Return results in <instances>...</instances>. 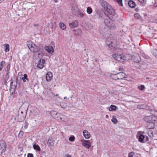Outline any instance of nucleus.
I'll return each mask as SVG.
<instances>
[{
  "label": "nucleus",
  "instance_id": "nucleus-6",
  "mask_svg": "<svg viewBox=\"0 0 157 157\" xmlns=\"http://www.w3.org/2000/svg\"><path fill=\"white\" fill-rule=\"evenodd\" d=\"M6 145L3 140L0 141V155L4 152L6 151Z\"/></svg>",
  "mask_w": 157,
  "mask_h": 157
},
{
  "label": "nucleus",
  "instance_id": "nucleus-11",
  "mask_svg": "<svg viewBox=\"0 0 157 157\" xmlns=\"http://www.w3.org/2000/svg\"><path fill=\"white\" fill-rule=\"evenodd\" d=\"M45 63V60L44 59H41L38 63L37 67L40 69H42L44 67V64Z\"/></svg>",
  "mask_w": 157,
  "mask_h": 157
},
{
  "label": "nucleus",
  "instance_id": "nucleus-39",
  "mask_svg": "<svg viewBox=\"0 0 157 157\" xmlns=\"http://www.w3.org/2000/svg\"><path fill=\"white\" fill-rule=\"evenodd\" d=\"M23 134V132L22 131H20L18 134V136L21 137L22 136Z\"/></svg>",
  "mask_w": 157,
  "mask_h": 157
},
{
  "label": "nucleus",
  "instance_id": "nucleus-50",
  "mask_svg": "<svg viewBox=\"0 0 157 157\" xmlns=\"http://www.w3.org/2000/svg\"><path fill=\"white\" fill-rule=\"evenodd\" d=\"M5 0H0V3L4 1Z\"/></svg>",
  "mask_w": 157,
  "mask_h": 157
},
{
  "label": "nucleus",
  "instance_id": "nucleus-19",
  "mask_svg": "<svg viewBox=\"0 0 157 157\" xmlns=\"http://www.w3.org/2000/svg\"><path fill=\"white\" fill-rule=\"evenodd\" d=\"M59 114L55 111H52L51 112V114L55 118H57L58 117V115Z\"/></svg>",
  "mask_w": 157,
  "mask_h": 157
},
{
  "label": "nucleus",
  "instance_id": "nucleus-4",
  "mask_svg": "<svg viewBox=\"0 0 157 157\" xmlns=\"http://www.w3.org/2000/svg\"><path fill=\"white\" fill-rule=\"evenodd\" d=\"M104 23L109 29H114L116 28V25L115 22L112 21L109 18L105 19Z\"/></svg>",
  "mask_w": 157,
  "mask_h": 157
},
{
  "label": "nucleus",
  "instance_id": "nucleus-21",
  "mask_svg": "<svg viewBox=\"0 0 157 157\" xmlns=\"http://www.w3.org/2000/svg\"><path fill=\"white\" fill-rule=\"evenodd\" d=\"M75 32L74 33L76 35H80L81 34L82 31L81 29H80L76 30H73Z\"/></svg>",
  "mask_w": 157,
  "mask_h": 157
},
{
  "label": "nucleus",
  "instance_id": "nucleus-57",
  "mask_svg": "<svg viewBox=\"0 0 157 157\" xmlns=\"http://www.w3.org/2000/svg\"><path fill=\"white\" fill-rule=\"evenodd\" d=\"M60 120H61V119H62L61 118H60Z\"/></svg>",
  "mask_w": 157,
  "mask_h": 157
},
{
  "label": "nucleus",
  "instance_id": "nucleus-23",
  "mask_svg": "<svg viewBox=\"0 0 157 157\" xmlns=\"http://www.w3.org/2000/svg\"><path fill=\"white\" fill-rule=\"evenodd\" d=\"M111 78L114 80H117L118 79V78H117V74H111L110 75Z\"/></svg>",
  "mask_w": 157,
  "mask_h": 157
},
{
  "label": "nucleus",
  "instance_id": "nucleus-22",
  "mask_svg": "<svg viewBox=\"0 0 157 157\" xmlns=\"http://www.w3.org/2000/svg\"><path fill=\"white\" fill-rule=\"evenodd\" d=\"M149 111L151 114L154 116V117H157V111H156L154 109H150Z\"/></svg>",
  "mask_w": 157,
  "mask_h": 157
},
{
  "label": "nucleus",
  "instance_id": "nucleus-14",
  "mask_svg": "<svg viewBox=\"0 0 157 157\" xmlns=\"http://www.w3.org/2000/svg\"><path fill=\"white\" fill-rule=\"evenodd\" d=\"M52 77V74L50 72H48L46 75V79L47 81H50Z\"/></svg>",
  "mask_w": 157,
  "mask_h": 157
},
{
  "label": "nucleus",
  "instance_id": "nucleus-17",
  "mask_svg": "<svg viewBox=\"0 0 157 157\" xmlns=\"http://www.w3.org/2000/svg\"><path fill=\"white\" fill-rule=\"evenodd\" d=\"M10 87L11 89H12L13 90H14L15 88L17 86V83L16 81L13 82L11 80V82L10 84Z\"/></svg>",
  "mask_w": 157,
  "mask_h": 157
},
{
  "label": "nucleus",
  "instance_id": "nucleus-46",
  "mask_svg": "<svg viewBox=\"0 0 157 157\" xmlns=\"http://www.w3.org/2000/svg\"><path fill=\"white\" fill-rule=\"evenodd\" d=\"M151 135H149V136H151V137H152V136H153V132H151Z\"/></svg>",
  "mask_w": 157,
  "mask_h": 157
},
{
  "label": "nucleus",
  "instance_id": "nucleus-12",
  "mask_svg": "<svg viewBox=\"0 0 157 157\" xmlns=\"http://www.w3.org/2000/svg\"><path fill=\"white\" fill-rule=\"evenodd\" d=\"M69 25L71 28H76L78 26V21H77L75 20L71 23H70Z\"/></svg>",
  "mask_w": 157,
  "mask_h": 157
},
{
  "label": "nucleus",
  "instance_id": "nucleus-45",
  "mask_svg": "<svg viewBox=\"0 0 157 157\" xmlns=\"http://www.w3.org/2000/svg\"><path fill=\"white\" fill-rule=\"evenodd\" d=\"M64 157H71V156L70 155L68 154H67L65 155Z\"/></svg>",
  "mask_w": 157,
  "mask_h": 157
},
{
  "label": "nucleus",
  "instance_id": "nucleus-34",
  "mask_svg": "<svg viewBox=\"0 0 157 157\" xmlns=\"http://www.w3.org/2000/svg\"><path fill=\"white\" fill-rule=\"evenodd\" d=\"M60 106L61 107L63 108H65L67 106V104L64 103H62L60 104Z\"/></svg>",
  "mask_w": 157,
  "mask_h": 157
},
{
  "label": "nucleus",
  "instance_id": "nucleus-38",
  "mask_svg": "<svg viewBox=\"0 0 157 157\" xmlns=\"http://www.w3.org/2000/svg\"><path fill=\"white\" fill-rule=\"evenodd\" d=\"M134 17L138 19L140 17V15L139 14L137 13L134 14Z\"/></svg>",
  "mask_w": 157,
  "mask_h": 157
},
{
  "label": "nucleus",
  "instance_id": "nucleus-31",
  "mask_svg": "<svg viewBox=\"0 0 157 157\" xmlns=\"http://www.w3.org/2000/svg\"><path fill=\"white\" fill-rule=\"evenodd\" d=\"M111 121L114 124H116L117 123V120L114 116L111 119Z\"/></svg>",
  "mask_w": 157,
  "mask_h": 157
},
{
  "label": "nucleus",
  "instance_id": "nucleus-7",
  "mask_svg": "<svg viewBox=\"0 0 157 157\" xmlns=\"http://www.w3.org/2000/svg\"><path fill=\"white\" fill-rule=\"evenodd\" d=\"M81 142L82 145L87 149L89 148L91 146V143L88 140H81Z\"/></svg>",
  "mask_w": 157,
  "mask_h": 157
},
{
  "label": "nucleus",
  "instance_id": "nucleus-26",
  "mask_svg": "<svg viewBox=\"0 0 157 157\" xmlns=\"http://www.w3.org/2000/svg\"><path fill=\"white\" fill-rule=\"evenodd\" d=\"M117 109V106L115 105H111L109 108V111L115 110Z\"/></svg>",
  "mask_w": 157,
  "mask_h": 157
},
{
  "label": "nucleus",
  "instance_id": "nucleus-18",
  "mask_svg": "<svg viewBox=\"0 0 157 157\" xmlns=\"http://www.w3.org/2000/svg\"><path fill=\"white\" fill-rule=\"evenodd\" d=\"M128 5L129 6L132 8H135L136 6L135 3L132 0H130L128 2Z\"/></svg>",
  "mask_w": 157,
  "mask_h": 157
},
{
  "label": "nucleus",
  "instance_id": "nucleus-1",
  "mask_svg": "<svg viewBox=\"0 0 157 157\" xmlns=\"http://www.w3.org/2000/svg\"><path fill=\"white\" fill-rule=\"evenodd\" d=\"M99 3L105 11L106 12L105 13L107 16L108 14H107V13L112 16H114L115 15L116 13L114 10L107 2L104 0H100Z\"/></svg>",
  "mask_w": 157,
  "mask_h": 157
},
{
  "label": "nucleus",
  "instance_id": "nucleus-10",
  "mask_svg": "<svg viewBox=\"0 0 157 157\" xmlns=\"http://www.w3.org/2000/svg\"><path fill=\"white\" fill-rule=\"evenodd\" d=\"M137 137H138V140L139 142H142L143 141L144 136L141 134V132L139 131L137 133Z\"/></svg>",
  "mask_w": 157,
  "mask_h": 157
},
{
  "label": "nucleus",
  "instance_id": "nucleus-28",
  "mask_svg": "<svg viewBox=\"0 0 157 157\" xmlns=\"http://www.w3.org/2000/svg\"><path fill=\"white\" fill-rule=\"evenodd\" d=\"M5 63V62L4 61H2L0 63V71H1Z\"/></svg>",
  "mask_w": 157,
  "mask_h": 157
},
{
  "label": "nucleus",
  "instance_id": "nucleus-44",
  "mask_svg": "<svg viewBox=\"0 0 157 157\" xmlns=\"http://www.w3.org/2000/svg\"><path fill=\"white\" fill-rule=\"evenodd\" d=\"M128 157H133L132 153H130L129 154Z\"/></svg>",
  "mask_w": 157,
  "mask_h": 157
},
{
  "label": "nucleus",
  "instance_id": "nucleus-51",
  "mask_svg": "<svg viewBox=\"0 0 157 157\" xmlns=\"http://www.w3.org/2000/svg\"><path fill=\"white\" fill-rule=\"evenodd\" d=\"M57 0H54V1L55 2H57Z\"/></svg>",
  "mask_w": 157,
  "mask_h": 157
},
{
  "label": "nucleus",
  "instance_id": "nucleus-53",
  "mask_svg": "<svg viewBox=\"0 0 157 157\" xmlns=\"http://www.w3.org/2000/svg\"><path fill=\"white\" fill-rule=\"evenodd\" d=\"M21 114H22V113H23V111H21Z\"/></svg>",
  "mask_w": 157,
  "mask_h": 157
},
{
  "label": "nucleus",
  "instance_id": "nucleus-33",
  "mask_svg": "<svg viewBox=\"0 0 157 157\" xmlns=\"http://www.w3.org/2000/svg\"><path fill=\"white\" fill-rule=\"evenodd\" d=\"M78 17H83L84 15L85 14L84 13L81 12H80L78 11Z\"/></svg>",
  "mask_w": 157,
  "mask_h": 157
},
{
  "label": "nucleus",
  "instance_id": "nucleus-2",
  "mask_svg": "<svg viewBox=\"0 0 157 157\" xmlns=\"http://www.w3.org/2000/svg\"><path fill=\"white\" fill-rule=\"evenodd\" d=\"M28 47L30 50L33 52H36V55H37L38 58L41 57L43 56V53L40 51V48L36 46L32 41H29L27 43Z\"/></svg>",
  "mask_w": 157,
  "mask_h": 157
},
{
  "label": "nucleus",
  "instance_id": "nucleus-56",
  "mask_svg": "<svg viewBox=\"0 0 157 157\" xmlns=\"http://www.w3.org/2000/svg\"><path fill=\"white\" fill-rule=\"evenodd\" d=\"M154 55L155 56H157L156 54L155 55V54H154Z\"/></svg>",
  "mask_w": 157,
  "mask_h": 157
},
{
  "label": "nucleus",
  "instance_id": "nucleus-52",
  "mask_svg": "<svg viewBox=\"0 0 157 157\" xmlns=\"http://www.w3.org/2000/svg\"><path fill=\"white\" fill-rule=\"evenodd\" d=\"M66 98H67L66 97H64V99H66Z\"/></svg>",
  "mask_w": 157,
  "mask_h": 157
},
{
  "label": "nucleus",
  "instance_id": "nucleus-27",
  "mask_svg": "<svg viewBox=\"0 0 157 157\" xmlns=\"http://www.w3.org/2000/svg\"><path fill=\"white\" fill-rule=\"evenodd\" d=\"M106 31L105 29V28H103V27H101L100 28L99 32L101 34H103V33H105Z\"/></svg>",
  "mask_w": 157,
  "mask_h": 157
},
{
  "label": "nucleus",
  "instance_id": "nucleus-37",
  "mask_svg": "<svg viewBox=\"0 0 157 157\" xmlns=\"http://www.w3.org/2000/svg\"><path fill=\"white\" fill-rule=\"evenodd\" d=\"M69 140L70 141L73 142L75 140V137L74 136L70 137L69 138Z\"/></svg>",
  "mask_w": 157,
  "mask_h": 157
},
{
  "label": "nucleus",
  "instance_id": "nucleus-35",
  "mask_svg": "<svg viewBox=\"0 0 157 157\" xmlns=\"http://www.w3.org/2000/svg\"><path fill=\"white\" fill-rule=\"evenodd\" d=\"M115 2H117L118 4L121 6H123L122 3V0H114Z\"/></svg>",
  "mask_w": 157,
  "mask_h": 157
},
{
  "label": "nucleus",
  "instance_id": "nucleus-40",
  "mask_svg": "<svg viewBox=\"0 0 157 157\" xmlns=\"http://www.w3.org/2000/svg\"><path fill=\"white\" fill-rule=\"evenodd\" d=\"M138 1L141 3L143 4L145 3V0H138Z\"/></svg>",
  "mask_w": 157,
  "mask_h": 157
},
{
  "label": "nucleus",
  "instance_id": "nucleus-20",
  "mask_svg": "<svg viewBox=\"0 0 157 157\" xmlns=\"http://www.w3.org/2000/svg\"><path fill=\"white\" fill-rule=\"evenodd\" d=\"M59 25L60 28L63 30H64L66 28V25L63 22H60Z\"/></svg>",
  "mask_w": 157,
  "mask_h": 157
},
{
  "label": "nucleus",
  "instance_id": "nucleus-49",
  "mask_svg": "<svg viewBox=\"0 0 157 157\" xmlns=\"http://www.w3.org/2000/svg\"><path fill=\"white\" fill-rule=\"evenodd\" d=\"M154 52L155 53H157V50H156V49H155L154 51Z\"/></svg>",
  "mask_w": 157,
  "mask_h": 157
},
{
  "label": "nucleus",
  "instance_id": "nucleus-16",
  "mask_svg": "<svg viewBox=\"0 0 157 157\" xmlns=\"http://www.w3.org/2000/svg\"><path fill=\"white\" fill-rule=\"evenodd\" d=\"M117 74L118 79H123V78L125 77L126 76L124 73L119 72Z\"/></svg>",
  "mask_w": 157,
  "mask_h": 157
},
{
  "label": "nucleus",
  "instance_id": "nucleus-25",
  "mask_svg": "<svg viewBox=\"0 0 157 157\" xmlns=\"http://www.w3.org/2000/svg\"><path fill=\"white\" fill-rule=\"evenodd\" d=\"M47 143L48 144L49 146L53 145V142L52 139L51 138H49L48 140Z\"/></svg>",
  "mask_w": 157,
  "mask_h": 157
},
{
  "label": "nucleus",
  "instance_id": "nucleus-5",
  "mask_svg": "<svg viewBox=\"0 0 157 157\" xmlns=\"http://www.w3.org/2000/svg\"><path fill=\"white\" fill-rule=\"evenodd\" d=\"M116 60L123 62L124 60H126V57L123 54H119L115 53L112 56Z\"/></svg>",
  "mask_w": 157,
  "mask_h": 157
},
{
  "label": "nucleus",
  "instance_id": "nucleus-32",
  "mask_svg": "<svg viewBox=\"0 0 157 157\" xmlns=\"http://www.w3.org/2000/svg\"><path fill=\"white\" fill-rule=\"evenodd\" d=\"M5 51L6 52H7L9 51L10 50V45L9 44H6L5 47Z\"/></svg>",
  "mask_w": 157,
  "mask_h": 157
},
{
  "label": "nucleus",
  "instance_id": "nucleus-3",
  "mask_svg": "<svg viewBox=\"0 0 157 157\" xmlns=\"http://www.w3.org/2000/svg\"><path fill=\"white\" fill-rule=\"evenodd\" d=\"M155 119L152 116H147L144 117V119L146 122L151 123L147 126L148 129H152L155 127Z\"/></svg>",
  "mask_w": 157,
  "mask_h": 157
},
{
  "label": "nucleus",
  "instance_id": "nucleus-30",
  "mask_svg": "<svg viewBox=\"0 0 157 157\" xmlns=\"http://www.w3.org/2000/svg\"><path fill=\"white\" fill-rule=\"evenodd\" d=\"M22 79L24 82H25L26 80H28V79L27 78V74H24V77L22 78Z\"/></svg>",
  "mask_w": 157,
  "mask_h": 157
},
{
  "label": "nucleus",
  "instance_id": "nucleus-8",
  "mask_svg": "<svg viewBox=\"0 0 157 157\" xmlns=\"http://www.w3.org/2000/svg\"><path fill=\"white\" fill-rule=\"evenodd\" d=\"M45 92L46 93V95L49 97H51L53 95L52 90L49 86H47L45 87Z\"/></svg>",
  "mask_w": 157,
  "mask_h": 157
},
{
  "label": "nucleus",
  "instance_id": "nucleus-13",
  "mask_svg": "<svg viewBox=\"0 0 157 157\" xmlns=\"http://www.w3.org/2000/svg\"><path fill=\"white\" fill-rule=\"evenodd\" d=\"M83 135L86 139H89L90 137V135L88 131L86 130H84L83 132Z\"/></svg>",
  "mask_w": 157,
  "mask_h": 157
},
{
  "label": "nucleus",
  "instance_id": "nucleus-36",
  "mask_svg": "<svg viewBox=\"0 0 157 157\" xmlns=\"http://www.w3.org/2000/svg\"><path fill=\"white\" fill-rule=\"evenodd\" d=\"M138 88H139V90H143L144 89L145 86H144V85H141L140 86H138Z\"/></svg>",
  "mask_w": 157,
  "mask_h": 157
},
{
  "label": "nucleus",
  "instance_id": "nucleus-41",
  "mask_svg": "<svg viewBox=\"0 0 157 157\" xmlns=\"http://www.w3.org/2000/svg\"><path fill=\"white\" fill-rule=\"evenodd\" d=\"M119 71L121 72H122L123 71H124V70L122 67H119Z\"/></svg>",
  "mask_w": 157,
  "mask_h": 157
},
{
  "label": "nucleus",
  "instance_id": "nucleus-43",
  "mask_svg": "<svg viewBox=\"0 0 157 157\" xmlns=\"http://www.w3.org/2000/svg\"><path fill=\"white\" fill-rule=\"evenodd\" d=\"M33 155L32 154L28 153L27 155V157H33Z\"/></svg>",
  "mask_w": 157,
  "mask_h": 157
},
{
  "label": "nucleus",
  "instance_id": "nucleus-47",
  "mask_svg": "<svg viewBox=\"0 0 157 157\" xmlns=\"http://www.w3.org/2000/svg\"><path fill=\"white\" fill-rule=\"evenodd\" d=\"M34 26L35 27H36V26L37 27L38 26V24H35V25H34Z\"/></svg>",
  "mask_w": 157,
  "mask_h": 157
},
{
  "label": "nucleus",
  "instance_id": "nucleus-9",
  "mask_svg": "<svg viewBox=\"0 0 157 157\" xmlns=\"http://www.w3.org/2000/svg\"><path fill=\"white\" fill-rule=\"evenodd\" d=\"M105 44L110 49H112L115 48L116 45V44L113 42H112L111 41L109 42L108 41H106Z\"/></svg>",
  "mask_w": 157,
  "mask_h": 157
},
{
  "label": "nucleus",
  "instance_id": "nucleus-24",
  "mask_svg": "<svg viewBox=\"0 0 157 157\" xmlns=\"http://www.w3.org/2000/svg\"><path fill=\"white\" fill-rule=\"evenodd\" d=\"M33 148L34 149L37 151H40V148L39 145L37 144H34L33 145Z\"/></svg>",
  "mask_w": 157,
  "mask_h": 157
},
{
  "label": "nucleus",
  "instance_id": "nucleus-42",
  "mask_svg": "<svg viewBox=\"0 0 157 157\" xmlns=\"http://www.w3.org/2000/svg\"><path fill=\"white\" fill-rule=\"evenodd\" d=\"M155 1V2L154 4L153 5L154 7H157V0H154Z\"/></svg>",
  "mask_w": 157,
  "mask_h": 157
},
{
  "label": "nucleus",
  "instance_id": "nucleus-54",
  "mask_svg": "<svg viewBox=\"0 0 157 157\" xmlns=\"http://www.w3.org/2000/svg\"><path fill=\"white\" fill-rule=\"evenodd\" d=\"M58 95H59V94H57L56 95V96H58Z\"/></svg>",
  "mask_w": 157,
  "mask_h": 157
},
{
  "label": "nucleus",
  "instance_id": "nucleus-48",
  "mask_svg": "<svg viewBox=\"0 0 157 157\" xmlns=\"http://www.w3.org/2000/svg\"><path fill=\"white\" fill-rule=\"evenodd\" d=\"M134 62H136V63H137V62H139V60H135Z\"/></svg>",
  "mask_w": 157,
  "mask_h": 157
},
{
  "label": "nucleus",
  "instance_id": "nucleus-55",
  "mask_svg": "<svg viewBox=\"0 0 157 157\" xmlns=\"http://www.w3.org/2000/svg\"><path fill=\"white\" fill-rule=\"evenodd\" d=\"M13 92H12V93H11V95H12L13 94Z\"/></svg>",
  "mask_w": 157,
  "mask_h": 157
},
{
  "label": "nucleus",
  "instance_id": "nucleus-29",
  "mask_svg": "<svg viewBox=\"0 0 157 157\" xmlns=\"http://www.w3.org/2000/svg\"><path fill=\"white\" fill-rule=\"evenodd\" d=\"M86 11L87 13L89 14H91L93 11L92 9L90 7L87 8Z\"/></svg>",
  "mask_w": 157,
  "mask_h": 157
},
{
  "label": "nucleus",
  "instance_id": "nucleus-15",
  "mask_svg": "<svg viewBox=\"0 0 157 157\" xmlns=\"http://www.w3.org/2000/svg\"><path fill=\"white\" fill-rule=\"evenodd\" d=\"M45 49L49 53L52 54L54 52L53 47L50 46H46L45 48Z\"/></svg>",
  "mask_w": 157,
  "mask_h": 157
}]
</instances>
